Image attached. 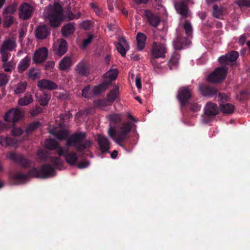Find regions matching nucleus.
<instances>
[{"instance_id": "1", "label": "nucleus", "mask_w": 250, "mask_h": 250, "mask_svg": "<svg viewBox=\"0 0 250 250\" xmlns=\"http://www.w3.org/2000/svg\"><path fill=\"white\" fill-rule=\"evenodd\" d=\"M51 134L59 140H66L67 147L74 146L80 152L90 148L92 145L91 141L86 139V133L84 132H77L69 136L70 132L68 130L60 129L53 131Z\"/></svg>"}, {"instance_id": "2", "label": "nucleus", "mask_w": 250, "mask_h": 250, "mask_svg": "<svg viewBox=\"0 0 250 250\" xmlns=\"http://www.w3.org/2000/svg\"><path fill=\"white\" fill-rule=\"evenodd\" d=\"M82 13L74 8L71 10L70 7H67L63 10L62 6L59 3H55L49 12L48 20L50 25L53 27L60 26L61 22L77 20L80 18Z\"/></svg>"}, {"instance_id": "3", "label": "nucleus", "mask_w": 250, "mask_h": 250, "mask_svg": "<svg viewBox=\"0 0 250 250\" xmlns=\"http://www.w3.org/2000/svg\"><path fill=\"white\" fill-rule=\"evenodd\" d=\"M56 174L55 169L50 165L46 164L43 165L39 168L34 167L28 171L27 174L21 172H16L13 174V178L17 181H24L28 180L29 176L46 179L54 176Z\"/></svg>"}, {"instance_id": "4", "label": "nucleus", "mask_w": 250, "mask_h": 250, "mask_svg": "<svg viewBox=\"0 0 250 250\" xmlns=\"http://www.w3.org/2000/svg\"><path fill=\"white\" fill-rule=\"evenodd\" d=\"M133 125L129 122L123 123L120 126V131H117L114 126H110L108 131V135L117 145L125 147L122 143L127 140V135L131 131Z\"/></svg>"}, {"instance_id": "5", "label": "nucleus", "mask_w": 250, "mask_h": 250, "mask_svg": "<svg viewBox=\"0 0 250 250\" xmlns=\"http://www.w3.org/2000/svg\"><path fill=\"white\" fill-rule=\"evenodd\" d=\"M219 113V109L216 104L208 102L204 108V114L202 116V122L208 124L212 122Z\"/></svg>"}, {"instance_id": "6", "label": "nucleus", "mask_w": 250, "mask_h": 250, "mask_svg": "<svg viewBox=\"0 0 250 250\" xmlns=\"http://www.w3.org/2000/svg\"><path fill=\"white\" fill-rule=\"evenodd\" d=\"M191 97V89L189 86H185L179 88L176 97L180 103L182 111L184 108H187Z\"/></svg>"}, {"instance_id": "7", "label": "nucleus", "mask_w": 250, "mask_h": 250, "mask_svg": "<svg viewBox=\"0 0 250 250\" xmlns=\"http://www.w3.org/2000/svg\"><path fill=\"white\" fill-rule=\"evenodd\" d=\"M167 52V50L165 44L154 42L150 50L151 64L155 63V59H156L165 58Z\"/></svg>"}, {"instance_id": "8", "label": "nucleus", "mask_w": 250, "mask_h": 250, "mask_svg": "<svg viewBox=\"0 0 250 250\" xmlns=\"http://www.w3.org/2000/svg\"><path fill=\"white\" fill-rule=\"evenodd\" d=\"M227 69L223 67L216 68L207 78L208 82L212 83H218L224 80L227 76Z\"/></svg>"}, {"instance_id": "9", "label": "nucleus", "mask_w": 250, "mask_h": 250, "mask_svg": "<svg viewBox=\"0 0 250 250\" xmlns=\"http://www.w3.org/2000/svg\"><path fill=\"white\" fill-rule=\"evenodd\" d=\"M192 37H187L183 31H177V37L174 41V46L176 49H181L184 46H188L191 43L190 39Z\"/></svg>"}, {"instance_id": "10", "label": "nucleus", "mask_w": 250, "mask_h": 250, "mask_svg": "<svg viewBox=\"0 0 250 250\" xmlns=\"http://www.w3.org/2000/svg\"><path fill=\"white\" fill-rule=\"evenodd\" d=\"M34 8L27 3H23L19 6V16L22 20L29 19L32 16Z\"/></svg>"}, {"instance_id": "11", "label": "nucleus", "mask_w": 250, "mask_h": 250, "mask_svg": "<svg viewBox=\"0 0 250 250\" xmlns=\"http://www.w3.org/2000/svg\"><path fill=\"white\" fill-rule=\"evenodd\" d=\"M38 156L40 160L42 161H46L48 160L52 165V167L61 169L60 167H62V162L60 157H48L47 155L42 151H39ZM51 166V165H50Z\"/></svg>"}, {"instance_id": "12", "label": "nucleus", "mask_w": 250, "mask_h": 250, "mask_svg": "<svg viewBox=\"0 0 250 250\" xmlns=\"http://www.w3.org/2000/svg\"><path fill=\"white\" fill-rule=\"evenodd\" d=\"M10 158L23 168H28L31 166V161L26 159L22 154L12 152L10 154Z\"/></svg>"}, {"instance_id": "13", "label": "nucleus", "mask_w": 250, "mask_h": 250, "mask_svg": "<svg viewBox=\"0 0 250 250\" xmlns=\"http://www.w3.org/2000/svg\"><path fill=\"white\" fill-rule=\"evenodd\" d=\"M22 117V113L20 110L13 108L7 111L4 116V120L7 122L15 123Z\"/></svg>"}, {"instance_id": "14", "label": "nucleus", "mask_w": 250, "mask_h": 250, "mask_svg": "<svg viewBox=\"0 0 250 250\" xmlns=\"http://www.w3.org/2000/svg\"><path fill=\"white\" fill-rule=\"evenodd\" d=\"M198 87L201 94L205 97H212L218 92V89L215 86L208 84L202 83Z\"/></svg>"}, {"instance_id": "15", "label": "nucleus", "mask_w": 250, "mask_h": 250, "mask_svg": "<svg viewBox=\"0 0 250 250\" xmlns=\"http://www.w3.org/2000/svg\"><path fill=\"white\" fill-rule=\"evenodd\" d=\"M239 53L235 51L228 52L225 55H223L219 58V62L222 65H229L230 62L237 60Z\"/></svg>"}, {"instance_id": "16", "label": "nucleus", "mask_w": 250, "mask_h": 250, "mask_svg": "<svg viewBox=\"0 0 250 250\" xmlns=\"http://www.w3.org/2000/svg\"><path fill=\"white\" fill-rule=\"evenodd\" d=\"M48 51L45 47H42L36 50L33 56V61L36 64L44 62L47 58Z\"/></svg>"}, {"instance_id": "17", "label": "nucleus", "mask_w": 250, "mask_h": 250, "mask_svg": "<svg viewBox=\"0 0 250 250\" xmlns=\"http://www.w3.org/2000/svg\"><path fill=\"white\" fill-rule=\"evenodd\" d=\"M97 142L101 151L103 153H106L110 149V142L106 137L99 135L97 138Z\"/></svg>"}, {"instance_id": "18", "label": "nucleus", "mask_w": 250, "mask_h": 250, "mask_svg": "<svg viewBox=\"0 0 250 250\" xmlns=\"http://www.w3.org/2000/svg\"><path fill=\"white\" fill-rule=\"evenodd\" d=\"M36 37L40 40H43L50 34V29L47 25H42L38 26L36 30Z\"/></svg>"}, {"instance_id": "19", "label": "nucleus", "mask_w": 250, "mask_h": 250, "mask_svg": "<svg viewBox=\"0 0 250 250\" xmlns=\"http://www.w3.org/2000/svg\"><path fill=\"white\" fill-rule=\"evenodd\" d=\"M175 8L182 18H187L188 17V7L186 1L182 0L176 2L175 3Z\"/></svg>"}, {"instance_id": "20", "label": "nucleus", "mask_w": 250, "mask_h": 250, "mask_svg": "<svg viewBox=\"0 0 250 250\" xmlns=\"http://www.w3.org/2000/svg\"><path fill=\"white\" fill-rule=\"evenodd\" d=\"M37 86L41 89L53 90L58 88L57 84L52 81L47 79H42L38 81Z\"/></svg>"}, {"instance_id": "21", "label": "nucleus", "mask_w": 250, "mask_h": 250, "mask_svg": "<svg viewBox=\"0 0 250 250\" xmlns=\"http://www.w3.org/2000/svg\"><path fill=\"white\" fill-rule=\"evenodd\" d=\"M76 72L81 76H87L89 73V70L86 63L83 61L80 62L75 68Z\"/></svg>"}, {"instance_id": "22", "label": "nucleus", "mask_w": 250, "mask_h": 250, "mask_svg": "<svg viewBox=\"0 0 250 250\" xmlns=\"http://www.w3.org/2000/svg\"><path fill=\"white\" fill-rule=\"evenodd\" d=\"M145 15L147 18L149 24L153 26L156 27L160 23V18L158 16L154 14L151 11L149 10H146L145 12Z\"/></svg>"}, {"instance_id": "23", "label": "nucleus", "mask_w": 250, "mask_h": 250, "mask_svg": "<svg viewBox=\"0 0 250 250\" xmlns=\"http://www.w3.org/2000/svg\"><path fill=\"white\" fill-rule=\"evenodd\" d=\"M17 47L16 41L13 39L5 40L1 44L0 49L5 51H12Z\"/></svg>"}, {"instance_id": "24", "label": "nucleus", "mask_w": 250, "mask_h": 250, "mask_svg": "<svg viewBox=\"0 0 250 250\" xmlns=\"http://www.w3.org/2000/svg\"><path fill=\"white\" fill-rule=\"evenodd\" d=\"M117 49L123 57H125L126 52L129 49V45L125 39H121L116 44Z\"/></svg>"}, {"instance_id": "25", "label": "nucleus", "mask_w": 250, "mask_h": 250, "mask_svg": "<svg viewBox=\"0 0 250 250\" xmlns=\"http://www.w3.org/2000/svg\"><path fill=\"white\" fill-rule=\"evenodd\" d=\"M31 58L29 56H26L21 59L19 62L17 69L19 73H22L25 71L30 66Z\"/></svg>"}, {"instance_id": "26", "label": "nucleus", "mask_w": 250, "mask_h": 250, "mask_svg": "<svg viewBox=\"0 0 250 250\" xmlns=\"http://www.w3.org/2000/svg\"><path fill=\"white\" fill-rule=\"evenodd\" d=\"M78 156L75 152H69L68 148H66L65 154V159L66 162L71 166L75 165L78 161Z\"/></svg>"}, {"instance_id": "27", "label": "nucleus", "mask_w": 250, "mask_h": 250, "mask_svg": "<svg viewBox=\"0 0 250 250\" xmlns=\"http://www.w3.org/2000/svg\"><path fill=\"white\" fill-rule=\"evenodd\" d=\"M68 45L66 41L62 39L60 40L58 46L54 49L55 53L59 56H62L64 55L67 51Z\"/></svg>"}, {"instance_id": "28", "label": "nucleus", "mask_w": 250, "mask_h": 250, "mask_svg": "<svg viewBox=\"0 0 250 250\" xmlns=\"http://www.w3.org/2000/svg\"><path fill=\"white\" fill-rule=\"evenodd\" d=\"M17 140L15 138L9 136H0V144L2 146H14L16 145Z\"/></svg>"}, {"instance_id": "29", "label": "nucleus", "mask_w": 250, "mask_h": 250, "mask_svg": "<svg viewBox=\"0 0 250 250\" xmlns=\"http://www.w3.org/2000/svg\"><path fill=\"white\" fill-rule=\"evenodd\" d=\"M75 31L74 23L69 22L63 25L61 29L62 35L64 37H68L69 35L72 34Z\"/></svg>"}, {"instance_id": "30", "label": "nucleus", "mask_w": 250, "mask_h": 250, "mask_svg": "<svg viewBox=\"0 0 250 250\" xmlns=\"http://www.w3.org/2000/svg\"><path fill=\"white\" fill-rule=\"evenodd\" d=\"M180 59V54L179 53L174 52L173 54L168 63V67L171 70L177 68Z\"/></svg>"}, {"instance_id": "31", "label": "nucleus", "mask_w": 250, "mask_h": 250, "mask_svg": "<svg viewBox=\"0 0 250 250\" xmlns=\"http://www.w3.org/2000/svg\"><path fill=\"white\" fill-rule=\"evenodd\" d=\"M146 36L142 33H138L136 37L137 42V48L139 50H143L146 45Z\"/></svg>"}, {"instance_id": "32", "label": "nucleus", "mask_w": 250, "mask_h": 250, "mask_svg": "<svg viewBox=\"0 0 250 250\" xmlns=\"http://www.w3.org/2000/svg\"><path fill=\"white\" fill-rule=\"evenodd\" d=\"M110 83V82H104L101 84L94 86L93 89V94L94 95H97L103 92L107 89Z\"/></svg>"}, {"instance_id": "33", "label": "nucleus", "mask_w": 250, "mask_h": 250, "mask_svg": "<svg viewBox=\"0 0 250 250\" xmlns=\"http://www.w3.org/2000/svg\"><path fill=\"white\" fill-rule=\"evenodd\" d=\"M220 110L224 114H230L233 112L234 106L230 104H223L222 103L219 106Z\"/></svg>"}, {"instance_id": "34", "label": "nucleus", "mask_w": 250, "mask_h": 250, "mask_svg": "<svg viewBox=\"0 0 250 250\" xmlns=\"http://www.w3.org/2000/svg\"><path fill=\"white\" fill-rule=\"evenodd\" d=\"M71 58L69 57H65L59 63V69L61 70H65L71 66Z\"/></svg>"}, {"instance_id": "35", "label": "nucleus", "mask_w": 250, "mask_h": 250, "mask_svg": "<svg viewBox=\"0 0 250 250\" xmlns=\"http://www.w3.org/2000/svg\"><path fill=\"white\" fill-rule=\"evenodd\" d=\"M51 99V95L46 92H43L42 94L40 95L38 97L39 101L41 105L44 106L48 104V102Z\"/></svg>"}, {"instance_id": "36", "label": "nucleus", "mask_w": 250, "mask_h": 250, "mask_svg": "<svg viewBox=\"0 0 250 250\" xmlns=\"http://www.w3.org/2000/svg\"><path fill=\"white\" fill-rule=\"evenodd\" d=\"M41 126V123L39 121L34 122L29 124L26 128V132L29 135L32 133Z\"/></svg>"}, {"instance_id": "37", "label": "nucleus", "mask_w": 250, "mask_h": 250, "mask_svg": "<svg viewBox=\"0 0 250 250\" xmlns=\"http://www.w3.org/2000/svg\"><path fill=\"white\" fill-rule=\"evenodd\" d=\"M119 93L118 88H115L111 90L109 94H107V99L108 102L112 103L118 98Z\"/></svg>"}, {"instance_id": "38", "label": "nucleus", "mask_w": 250, "mask_h": 250, "mask_svg": "<svg viewBox=\"0 0 250 250\" xmlns=\"http://www.w3.org/2000/svg\"><path fill=\"white\" fill-rule=\"evenodd\" d=\"M59 143L53 139H46L45 141V147L50 150H55L59 146Z\"/></svg>"}, {"instance_id": "39", "label": "nucleus", "mask_w": 250, "mask_h": 250, "mask_svg": "<svg viewBox=\"0 0 250 250\" xmlns=\"http://www.w3.org/2000/svg\"><path fill=\"white\" fill-rule=\"evenodd\" d=\"M184 29L185 30L184 34L187 36V37H192L193 32L192 26L188 21H185L184 24Z\"/></svg>"}, {"instance_id": "40", "label": "nucleus", "mask_w": 250, "mask_h": 250, "mask_svg": "<svg viewBox=\"0 0 250 250\" xmlns=\"http://www.w3.org/2000/svg\"><path fill=\"white\" fill-rule=\"evenodd\" d=\"M27 87V83L25 82H21L18 83L14 89V92L16 94H19L23 93Z\"/></svg>"}, {"instance_id": "41", "label": "nucleus", "mask_w": 250, "mask_h": 250, "mask_svg": "<svg viewBox=\"0 0 250 250\" xmlns=\"http://www.w3.org/2000/svg\"><path fill=\"white\" fill-rule=\"evenodd\" d=\"M108 119L110 122V127L112 126V124L115 125L118 123H120L122 121V117L119 114H113L110 115L108 117Z\"/></svg>"}, {"instance_id": "42", "label": "nucleus", "mask_w": 250, "mask_h": 250, "mask_svg": "<svg viewBox=\"0 0 250 250\" xmlns=\"http://www.w3.org/2000/svg\"><path fill=\"white\" fill-rule=\"evenodd\" d=\"M33 101V99L31 95H26L23 98L19 100L18 103L21 105H27Z\"/></svg>"}, {"instance_id": "43", "label": "nucleus", "mask_w": 250, "mask_h": 250, "mask_svg": "<svg viewBox=\"0 0 250 250\" xmlns=\"http://www.w3.org/2000/svg\"><path fill=\"white\" fill-rule=\"evenodd\" d=\"M90 5L97 16L99 17L104 16V12L102 7H100L98 5L94 3H91Z\"/></svg>"}, {"instance_id": "44", "label": "nucleus", "mask_w": 250, "mask_h": 250, "mask_svg": "<svg viewBox=\"0 0 250 250\" xmlns=\"http://www.w3.org/2000/svg\"><path fill=\"white\" fill-rule=\"evenodd\" d=\"M188 109L191 111L196 112L200 110L201 106L197 103H190L189 102V104L187 108H184L183 110H188Z\"/></svg>"}, {"instance_id": "45", "label": "nucleus", "mask_w": 250, "mask_h": 250, "mask_svg": "<svg viewBox=\"0 0 250 250\" xmlns=\"http://www.w3.org/2000/svg\"><path fill=\"white\" fill-rule=\"evenodd\" d=\"M223 15V11L221 8H220L217 4H214L213 6V16L219 19Z\"/></svg>"}, {"instance_id": "46", "label": "nucleus", "mask_w": 250, "mask_h": 250, "mask_svg": "<svg viewBox=\"0 0 250 250\" xmlns=\"http://www.w3.org/2000/svg\"><path fill=\"white\" fill-rule=\"evenodd\" d=\"M9 78V76L3 73H0V86L5 85L8 83Z\"/></svg>"}, {"instance_id": "47", "label": "nucleus", "mask_w": 250, "mask_h": 250, "mask_svg": "<svg viewBox=\"0 0 250 250\" xmlns=\"http://www.w3.org/2000/svg\"><path fill=\"white\" fill-rule=\"evenodd\" d=\"M18 4L17 3H13L7 7L4 10V13L5 14H14L17 8Z\"/></svg>"}, {"instance_id": "48", "label": "nucleus", "mask_w": 250, "mask_h": 250, "mask_svg": "<svg viewBox=\"0 0 250 250\" xmlns=\"http://www.w3.org/2000/svg\"><path fill=\"white\" fill-rule=\"evenodd\" d=\"M0 54L1 56V61L3 62H7L11 54L7 51L0 49Z\"/></svg>"}, {"instance_id": "49", "label": "nucleus", "mask_w": 250, "mask_h": 250, "mask_svg": "<svg viewBox=\"0 0 250 250\" xmlns=\"http://www.w3.org/2000/svg\"><path fill=\"white\" fill-rule=\"evenodd\" d=\"M90 86L88 85L85 86L82 91V96L85 98H90L92 96V94L90 91Z\"/></svg>"}, {"instance_id": "50", "label": "nucleus", "mask_w": 250, "mask_h": 250, "mask_svg": "<svg viewBox=\"0 0 250 250\" xmlns=\"http://www.w3.org/2000/svg\"><path fill=\"white\" fill-rule=\"evenodd\" d=\"M108 77L110 81L115 80L118 74V71L117 69H114L107 73Z\"/></svg>"}, {"instance_id": "51", "label": "nucleus", "mask_w": 250, "mask_h": 250, "mask_svg": "<svg viewBox=\"0 0 250 250\" xmlns=\"http://www.w3.org/2000/svg\"><path fill=\"white\" fill-rule=\"evenodd\" d=\"M237 4L240 7H250V0H237Z\"/></svg>"}, {"instance_id": "52", "label": "nucleus", "mask_w": 250, "mask_h": 250, "mask_svg": "<svg viewBox=\"0 0 250 250\" xmlns=\"http://www.w3.org/2000/svg\"><path fill=\"white\" fill-rule=\"evenodd\" d=\"M2 67L4 68L5 72L11 73L13 67L12 62L7 61L6 62H4Z\"/></svg>"}, {"instance_id": "53", "label": "nucleus", "mask_w": 250, "mask_h": 250, "mask_svg": "<svg viewBox=\"0 0 250 250\" xmlns=\"http://www.w3.org/2000/svg\"><path fill=\"white\" fill-rule=\"evenodd\" d=\"M42 112V108L40 106H36L34 108L30 111V114L33 117L37 116L39 114Z\"/></svg>"}, {"instance_id": "54", "label": "nucleus", "mask_w": 250, "mask_h": 250, "mask_svg": "<svg viewBox=\"0 0 250 250\" xmlns=\"http://www.w3.org/2000/svg\"><path fill=\"white\" fill-rule=\"evenodd\" d=\"M250 96V93L247 90L241 91L240 93V99L242 101H245L247 100Z\"/></svg>"}, {"instance_id": "55", "label": "nucleus", "mask_w": 250, "mask_h": 250, "mask_svg": "<svg viewBox=\"0 0 250 250\" xmlns=\"http://www.w3.org/2000/svg\"><path fill=\"white\" fill-rule=\"evenodd\" d=\"M11 133L14 136H20L23 133V131L21 128L14 127L12 130Z\"/></svg>"}, {"instance_id": "56", "label": "nucleus", "mask_w": 250, "mask_h": 250, "mask_svg": "<svg viewBox=\"0 0 250 250\" xmlns=\"http://www.w3.org/2000/svg\"><path fill=\"white\" fill-rule=\"evenodd\" d=\"M216 100L217 101H228V97L224 93H219L217 96L215 97Z\"/></svg>"}, {"instance_id": "57", "label": "nucleus", "mask_w": 250, "mask_h": 250, "mask_svg": "<svg viewBox=\"0 0 250 250\" xmlns=\"http://www.w3.org/2000/svg\"><path fill=\"white\" fill-rule=\"evenodd\" d=\"M94 37L93 35L92 34H89L88 35L87 38L86 39H84L83 41V46L84 47H86L89 44H90Z\"/></svg>"}, {"instance_id": "58", "label": "nucleus", "mask_w": 250, "mask_h": 250, "mask_svg": "<svg viewBox=\"0 0 250 250\" xmlns=\"http://www.w3.org/2000/svg\"><path fill=\"white\" fill-rule=\"evenodd\" d=\"M28 76L30 78L35 79L38 77V73L34 68H32L28 73Z\"/></svg>"}, {"instance_id": "59", "label": "nucleus", "mask_w": 250, "mask_h": 250, "mask_svg": "<svg viewBox=\"0 0 250 250\" xmlns=\"http://www.w3.org/2000/svg\"><path fill=\"white\" fill-rule=\"evenodd\" d=\"M55 65V62L52 61H47L44 64V69L46 70L53 68Z\"/></svg>"}, {"instance_id": "60", "label": "nucleus", "mask_w": 250, "mask_h": 250, "mask_svg": "<svg viewBox=\"0 0 250 250\" xmlns=\"http://www.w3.org/2000/svg\"><path fill=\"white\" fill-rule=\"evenodd\" d=\"M56 149H57V153L59 156H64L65 157L66 149H64L62 147L60 146H59Z\"/></svg>"}, {"instance_id": "61", "label": "nucleus", "mask_w": 250, "mask_h": 250, "mask_svg": "<svg viewBox=\"0 0 250 250\" xmlns=\"http://www.w3.org/2000/svg\"><path fill=\"white\" fill-rule=\"evenodd\" d=\"M89 165V162L88 161H83L80 162L78 164V168L82 169L83 168H85L87 167H88Z\"/></svg>"}, {"instance_id": "62", "label": "nucleus", "mask_w": 250, "mask_h": 250, "mask_svg": "<svg viewBox=\"0 0 250 250\" xmlns=\"http://www.w3.org/2000/svg\"><path fill=\"white\" fill-rule=\"evenodd\" d=\"M60 117H61V119L64 120H68L71 118L72 117V115L69 112L66 113L65 114H61Z\"/></svg>"}, {"instance_id": "63", "label": "nucleus", "mask_w": 250, "mask_h": 250, "mask_svg": "<svg viewBox=\"0 0 250 250\" xmlns=\"http://www.w3.org/2000/svg\"><path fill=\"white\" fill-rule=\"evenodd\" d=\"M247 37L245 35H242L239 38V44L243 45L245 44L246 41Z\"/></svg>"}, {"instance_id": "64", "label": "nucleus", "mask_w": 250, "mask_h": 250, "mask_svg": "<svg viewBox=\"0 0 250 250\" xmlns=\"http://www.w3.org/2000/svg\"><path fill=\"white\" fill-rule=\"evenodd\" d=\"M82 26L85 29H88L90 25L89 21H83L81 24Z\"/></svg>"}]
</instances>
